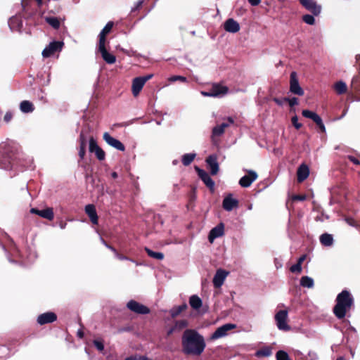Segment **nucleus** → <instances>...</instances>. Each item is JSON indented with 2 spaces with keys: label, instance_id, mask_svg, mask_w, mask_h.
Returning a JSON list of instances; mask_svg holds the SVG:
<instances>
[{
  "label": "nucleus",
  "instance_id": "f257e3e1",
  "mask_svg": "<svg viewBox=\"0 0 360 360\" xmlns=\"http://www.w3.org/2000/svg\"><path fill=\"white\" fill-rule=\"evenodd\" d=\"M182 352L186 355L200 356L206 347L204 337L195 329H186L181 338Z\"/></svg>",
  "mask_w": 360,
  "mask_h": 360
},
{
  "label": "nucleus",
  "instance_id": "f03ea898",
  "mask_svg": "<svg viewBox=\"0 0 360 360\" xmlns=\"http://www.w3.org/2000/svg\"><path fill=\"white\" fill-rule=\"evenodd\" d=\"M354 307V300L352 295L347 290H343L335 299V304L333 312L338 319H342Z\"/></svg>",
  "mask_w": 360,
  "mask_h": 360
},
{
  "label": "nucleus",
  "instance_id": "7ed1b4c3",
  "mask_svg": "<svg viewBox=\"0 0 360 360\" xmlns=\"http://www.w3.org/2000/svg\"><path fill=\"white\" fill-rule=\"evenodd\" d=\"M288 310H280L275 314L274 319L276 326L278 330L288 331L290 326L288 324Z\"/></svg>",
  "mask_w": 360,
  "mask_h": 360
},
{
  "label": "nucleus",
  "instance_id": "20e7f679",
  "mask_svg": "<svg viewBox=\"0 0 360 360\" xmlns=\"http://www.w3.org/2000/svg\"><path fill=\"white\" fill-rule=\"evenodd\" d=\"M153 77V75H147L143 77H135L132 81L131 91L134 96L139 94L140 91L143 89L144 84L147 81Z\"/></svg>",
  "mask_w": 360,
  "mask_h": 360
},
{
  "label": "nucleus",
  "instance_id": "39448f33",
  "mask_svg": "<svg viewBox=\"0 0 360 360\" xmlns=\"http://www.w3.org/2000/svg\"><path fill=\"white\" fill-rule=\"evenodd\" d=\"M236 326L233 323H226L218 328L211 335L210 340H215L227 335L228 331L236 328Z\"/></svg>",
  "mask_w": 360,
  "mask_h": 360
},
{
  "label": "nucleus",
  "instance_id": "423d86ee",
  "mask_svg": "<svg viewBox=\"0 0 360 360\" xmlns=\"http://www.w3.org/2000/svg\"><path fill=\"white\" fill-rule=\"evenodd\" d=\"M63 41H53L51 42L42 51V56L44 58H49L55 53L60 51L63 46Z\"/></svg>",
  "mask_w": 360,
  "mask_h": 360
},
{
  "label": "nucleus",
  "instance_id": "0eeeda50",
  "mask_svg": "<svg viewBox=\"0 0 360 360\" xmlns=\"http://www.w3.org/2000/svg\"><path fill=\"white\" fill-rule=\"evenodd\" d=\"M290 91L291 93L298 96H303L304 93V90L301 88V86L299 84L298 79L297 77V74L295 72H292L290 73Z\"/></svg>",
  "mask_w": 360,
  "mask_h": 360
},
{
  "label": "nucleus",
  "instance_id": "6e6552de",
  "mask_svg": "<svg viewBox=\"0 0 360 360\" xmlns=\"http://www.w3.org/2000/svg\"><path fill=\"white\" fill-rule=\"evenodd\" d=\"M127 307L131 311L139 314H147L150 312V309L147 307L135 300H130Z\"/></svg>",
  "mask_w": 360,
  "mask_h": 360
},
{
  "label": "nucleus",
  "instance_id": "1a4fd4ad",
  "mask_svg": "<svg viewBox=\"0 0 360 360\" xmlns=\"http://www.w3.org/2000/svg\"><path fill=\"white\" fill-rule=\"evenodd\" d=\"M300 4L314 15L321 13V6L318 5L314 0H299Z\"/></svg>",
  "mask_w": 360,
  "mask_h": 360
},
{
  "label": "nucleus",
  "instance_id": "9d476101",
  "mask_svg": "<svg viewBox=\"0 0 360 360\" xmlns=\"http://www.w3.org/2000/svg\"><path fill=\"white\" fill-rule=\"evenodd\" d=\"M257 178V174L253 170H248V174L243 176L239 180V184L241 187L248 188Z\"/></svg>",
  "mask_w": 360,
  "mask_h": 360
},
{
  "label": "nucleus",
  "instance_id": "9b49d317",
  "mask_svg": "<svg viewBox=\"0 0 360 360\" xmlns=\"http://www.w3.org/2000/svg\"><path fill=\"white\" fill-rule=\"evenodd\" d=\"M103 140L110 146L118 150L124 151L125 147L124 144L119 140L111 136L108 132H105L103 136Z\"/></svg>",
  "mask_w": 360,
  "mask_h": 360
},
{
  "label": "nucleus",
  "instance_id": "f8f14e48",
  "mask_svg": "<svg viewBox=\"0 0 360 360\" xmlns=\"http://www.w3.org/2000/svg\"><path fill=\"white\" fill-rule=\"evenodd\" d=\"M89 150L91 153H94L96 158H105L104 150L98 145L96 141L91 137L89 139Z\"/></svg>",
  "mask_w": 360,
  "mask_h": 360
},
{
  "label": "nucleus",
  "instance_id": "ddd939ff",
  "mask_svg": "<svg viewBox=\"0 0 360 360\" xmlns=\"http://www.w3.org/2000/svg\"><path fill=\"white\" fill-rule=\"evenodd\" d=\"M213 97H222L228 94L229 87L220 83L212 84L210 88Z\"/></svg>",
  "mask_w": 360,
  "mask_h": 360
},
{
  "label": "nucleus",
  "instance_id": "4468645a",
  "mask_svg": "<svg viewBox=\"0 0 360 360\" xmlns=\"http://www.w3.org/2000/svg\"><path fill=\"white\" fill-rule=\"evenodd\" d=\"M228 274H229V273L227 271H226L225 270H223L221 269H218L216 271V274L213 278L212 282H213L214 286L217 288H220L223 285Z\"/></svg>",
  "mask_w": 360,
  "mask_h": 360
},
{
  "label": "nucleus",
  "instance_id": "2eb2a0df",
  "mask_svg": "<svg viewBox=\"0 0 360 360\" xmlns=\"http://www.w3.org/2000/svg\"><path fill=\"white\" fill-rule=\"evenodd\" d=\"M224 233V226L222 223H220L219 224H218L217 226L211 229L208 236V240L212 243L216 238L222 236Z\"/></svg>",
  "mask_w": 360,
  "mask_h": 360
},
{
  "label": "nucleus",
  "instance_id": "dca6fc26",
  "mask_svg": "<svg viewBox=\"0 0 360 360\" xmlns=\"http://www.w3.org/2000/svg\"><path fill=\"white\" fill-rule=\"evenodd\" d=\"M98 51L101 53L103 59L108 64H113L115 63L116 57L106 50L105 44H98Z\"/></svg>",
  "mask_w": 360,
  "mask_h": 360
},
{
  "label": "nucleus",
  "instance_id": "f3484780",
  "mask_svg": "<svg viewBox=\"0 0 360 360\" xmlns=\"http://www.w3.org/2000/svg\"><path fill=\"white\" fill-rule=\"evenodd\" d=\"M198 174L204 184L211 190L214 189V181L211 179L210 175L203 169H199L195 167Z\"/></svg>",
  "mask_w": 360,
  "mask_h": 360
},
{
  "label": "nucleus",
  "instance_id": "a211bd4d",
  "mask_svg": "<svg viewBox=\"0 0 360 360\" xmlns=\"http://www.w3.org/2000/svg\"><path fill=\"white\" fill-rule=\"evenodd\" d=\"M57 319V316L53 312H46L40 314L37 318V323L39 325H44L54 322Z\"/></svg>",
  "mask_w": 360,
  "mask_h": 360
},
{
  "label": "nucleus",
  "instance_id": "6ab92c4d",
  "mask_svg": "<svg viewBox=\"0 0 360 360\" xmlns=\"http://www.w3.org/2000/svg\"><path fill=\"white\" fill-rule=\"evenodd\" d=\"M234 120L231 117H227V122H223L221 124L217 125L212 129L213 136H219L224 134L226 128L233 124Z\"/></svg>",
  "mask_w": 360,
  "mask_h": 360
},
{
  "label": "nucleus",
  "instance_id": "aec40b11",
  "mask_svg": "<svg viewBox=\"0 0 360 360\" xmlns=\"http://www.w3.org/2000/svg\"><path fill=\"white\" fill-rule=\"evenodd\" d=\"M309 172L310 170L309 166L305 163L301 164L297 170V181L301 183L307 179L309 175Z\"/></svg>",
  "mask_w": 360,
  "mask_h": 360
},
{
  "label": "nucleus",
  "instance_id": "412c9836",
  "mask_svg": "<svg viewBox=\"0 0 360 360\" xmlns=\"http://www.w3.org/2000/svg\"><path fill=\"white\" fill-rule=\"evenodd\" d=\"M188 326V321L186 319L176 321L174 322V326L167 330V336H169L173 333L180 332L183 329L187 328Z\"/></svg>",
  "mask_w": 360,
  "mask_h": 360
},
{
  "label": "nucleus",
  "instance_id": "4be33fe9",
  "mask_svg": "<svg viewBox=\"0 0 360 360\" xmlns=\"http://www.w3.org/2000/svg\"><path fill=\"white\" fill-rule=\"evenodd\" d=\"M224 29L228 32L236 33L240 30V25L234 19L229 18L224 23Z\"/></svg>",
  "mask_w": 360,
  "mask_h": 360
},
{
  "label": "nucleus",
  "instance_id": "5701e85b",
  "mask_svg": "<svg viewBox=\"0 0 360 360\" xmlns=\"http://www.w3.org/2000/svg\"><path fill=\"white\" fill-rule=\"evenodd\" d=\"M356 63L359 74L352 79L351 87L357 92L360 91V54L356 56Z\"/></svg>",
  "mask_w": 360,
  "mask_h": 360
},
{
  "label": "nucleus",
  "instance_id": "b1692460",
  "mask_svg": "<svg viewBox=\"0 0 360 360\" xmlns=\"http://www.w3.org/2000/svg\"><path fill=\"white\" fill-rule=\"evenodd\" d=\"M238 205V201L233 198L231 194L228 195L223 200V208L228 212L231 211L234 207H236Z\"/></svg>",
  "mask_w": 360,
  "mask_h": 360
},
{
  "label": "nucleus",
  "instance_id": "393cba45",
  "mask_svg": "<svg viewBox=\"0 0 360 360\" xmlns=\"http://www.w3.org/2000/svg\"><path fill=\"white\" fill-rule=\"evenodd\" d=\"M85 212L89 216L93 224H98V217L97 215L96 207L92 204H89L85 206Z\"/></svg>",
  "mask_w": 360,
  "mask_h": 360
},
{
  "label": "nucleus",
  "instance_id": "a878e982",
  "mask_svg": "<svg viewBox=\"0 0 360 360\" xmlns=\"http://www.w3.org/2000/svg\"><path fill=\"white\" fill-rule=\"evenodd\" d=\"M113 25H114V22L112 21H109L105 25V26L103 27V29L101 30V32H100V34L98 35V37H99L98 44H105L106 36L108 34H109L111 32V30L113 27Z\"/></svg>",
  "mask_w": 360,
  "mask_h": 360
},
{
  "label": "nucleus",
  "instance_id": "bb28decb",
  "mask_svg": "<svg viewBox=\"0 0 360 360\" xmlns=\"http://www.w3.org/2000/svg\"><path fill=\"white\" fill-rule=\"evenodd\" d=\"M217 159H206L207 168L212 175H215L219 171V163Z\"/></svg>",
  "mask_w": 360,
  "mask_h": 360
},
{
  "label": "nucleus",
  "instance_id": "cd10ccee",
  "mask_svg": "<svg viewBox=\"0 0 360 360\" xmlns=\"http://www.w3.org/2000/svg\"><path fill=\"white\" fill-rule=\"evenodd\" d=\"M272 354V347L270 346H264L258 349L255 355L257 357H269Z\"/></svg>",
  "mask_w": 360,
  "mask_h": 360
},
{
  "label": "nucleus",
  "instance_id": "c85d7f7f",
  "mask_svg": "<svg viewBox=\"0 0 360 360\" xmlns=\"http://www.w3.org/2000/svg\"><path fill=\"white\" fill-rule=\"evenodd\" d=\"M189 304L193 309L198 310L202 307V302L198 295H193L189 298Z\"/></svg>",
  "mask_w": 360,
  "mask_h": 360
},
{
  "label": "nucleus",
  "instance_id": "c756f323",
  "mask_svg": "<svg viewBox=\"0 0 360 360\" xmlns=\"http://www.w3.org/2000/svg\"><path fill=\"white\" fill-rule=\"evenodd\" d=\"M20 109L22 112H32L34 110L33 103L29 101H23L20 104Z\"/></svg>",
  "mask_w": 360,
  "mask_h": 360
},
{
  "label": "nucleus",
  "instance_id": "7c9ffc66",
  "mask_svg": "<svg viewBox=\"0 0 360 360\" xmlns=\"http://www.w3.org/2000/svg\"><path fill=\"white\" fill-rule=\"evenodd\" d=\"M320 242L321 243L326 247L331 246L333 243V238L331 234L329 233H323L320 236Z\"/></svg>",
  "mask_w": 360,
  "mask_h": 360
},
{
  "label": "nucleus",
  "instance_id": "2f4dec72",
  "mask_svg": "<svg viewBox=\"0 0 360 360\" xmlns=\"http://www.w3.org/2000/svg\"><path fill=\"white\" fill-rule=\"evenodd\" d=\"M86 140L84 136L82 134L79 136V158H84L86 153Z\"/></svg>",
  "mask_w": 360,
  "mask_h": 360
},
{
  "label": "nucleus",
  "instance_id": "473e14b6",
  "mask_svg": "<svg viewBox=\"0 0 360 360\" xmlns=\"http://www.w3.org/2000/svg\"><path fill=\"white\" fill-rule=\"evenodd\" d=\"M44 19H45L46 22H47L53 29H55V30L59 29V27L60 26V22L58 18L46 16V17H45Z\"/></svg>",
  "mask_w": 360,
  "mask_h": 360
},
{
  "label": "nucleus",
  "instance_id": "72a5a7b5",
  "mask_svg": "<svg viewBox=\"0 0 360 360\" xmlns=\"http://www.w3.org/2000/svg\"><path fill=\"white\" fill-rule=\"evenodd\" d=\"M334 89L338 94L341 95L347 92V86L344 82L339 81L334 84Z\"/></svg>",
  "mask_w": 360,
  "mask_h": 360
},
{
  "label": "nucleus",
  "instance_id": "f704fd0d",
  "mask_svg": "<svg viewBox=\"0 0 360 360\" xmlns=\"http://www.w3.org/2000/svg\"><path fill=\"white\" fill-rule=\"evenodd\" d=\"M39 216L48 220H52L54 217L53 210L51 207L40 210Z\"/></svg>",
  "mask_w": 360,
  "mask_h": 360
},
{
  "label": "nucleus",
  "instance_id": "c9c22d12",
  "mask_svg": "<svg viewBox=\"0 0 360 360\" xmlns=\"http://www.w3.org/2000/svg\"><path fill=\"white\" fill-rule=\"evenodd\" d=\"M300 285L304 288H312L314 285V282L312 278L305 276L301 278Z\"/></svg>",
  "mask_w": 360,
  "mask_h": 360
},
{
  "label": "nucleus",
  "instance_id": "e433bc0d",
  "mask_svg": "<svg viewBox=\"0 0 360 360\" xmlns=\"http://www.w3.org/2000/svg\"><path fill=\"white\" fill-rule=\"evenodd\" d=\"M145 251L147 252L148 255L152 258H154V259H156L158 260H162L164 259V255L162 252H154L147 247L145 248Z\"/></svg>",
  "mask_w": 360,
  "mask_h": 360
},
{
  "label": "nucleus",
  "instance_id": "4c0bfd02",
  "mask_svg": "<svg viewBox=\"0 0 360 360\" xmlns=\"http://www.w3.org/2000/svg\"><path fill=\"white\" fill-rule=\"evenodd\" d=\"M12 162L10 159H0V168L5 170H10L12 168Z\"/></svg>",
  "mask_w": 360,
  "mask_h": 360
},
{
  "label": "nucleus",
  "instance_id": "58836bf2",
  "mask_svg": "<svg viewBox=\"0 0 360 360\" xmlns=\"http://www.w3.org/2000/svg\"><path fill=\"white\" fill-rule=\"evenodd\" d=\"M108 248L109 250H110L115 254V257H117V259H119L120 260H129L132 262H134V261L133 259L118 253V252L116 250V249L115 248H113L112 246H108Z\"/></svg>",
  "mask_w": 360,
  "mask_h": 360
},
{
  "label": "nucleus",
  "instance_id": "ea45409f",
  "mask_svg": "<svg viewBox=\"0 0 360 360\" xmlns=\"http://www.w3.org/2000/svg\"><path fill=\"white\" fill-rule=\"evenodd\" d=\"M302 115L304 117L309 118L313 121L315 120L319 117L318 114L309 110H303L302 112Z\"/></svg>",
  "mask_w": 360,
  "mask_h": 360
},
{
  "label": "nucleus",
  "instance_id": "a19ab883",
  "mask_svg": "<svg viewBox=\"0 0 360 360\" xmlns=\"http://www.w3.org/2000/svg\"><path fill=\"white\" fill-rule=\"evenodd\" d=\"M276 360H290L288 354L283 350H279L276 354Z\"/></svg>",
  "mask_w": 360,
  "mask_h": 360
},
{
  "label": "nucleus",
  "instance_id": "79ce46f5",
  "mask_svg": "<svg viewBox=\"0 0 360 360\" xmlns=\"http://www.w3.org/2000/svg\"><path fill=\"white\" fill-rule=\"evenodd\" d=\"M314 122L316 124V125L319 128V130L321 133L326 132L325 125L322 121L321 117L319 115L315 120H314Z\"/></svg>",
  "mask_w": 360,
  "mask_h": 360
},
{
  "label": "nucleus",
  "instance_id": "37998d69",
  "mask_svg": "<svg viewBox=\"0 0 360 360\" xmlns=\"http://www.w3.org/2000/svg\"><path fill=\"white\" fill-rule=\"evenodd\" d=\"M303 21L308 25H314L315 23V19L313 15L306 14L302 16Z\"/></svg>",
  "mask_w": 360,
  "mask_h": 360
},
{
  "label": "nucleus",
  "instance_id": "c03bdc74",
  "mask_svg": "<svg viewBox=\"0 0 360 360\" xmlns=\"http://www.w3.org/2000/svg\"><path fill=\"white\" fill-rule=\"evenodd\" d=\"M285 102H288L290 107H293L295 105H298V98L296 97H293L292 98H289L287 97L283 98Z\"/></svg>",
  "mask_w": 360,
  "mask_h": 360
},
{
  "label": "nucleus",
  "instance_id": "a18cd8bd",
  "mask_svg": "<svg viewBox=\"0 0 360 360\" xmlns=\"http://www.w3.org/2000/svg\"><path fill=\"white\" fill-rule=\"evenodd\" d=\"M291 122L296 129H300L302 127V124L298 122V117L297 115H295L291 118Z\"/></svg>",
  "mask_w": 360,
  "mask_h": 360
},
{
  "label": "nucleus",
  "instance_id": "49530a36",
  "mask_svg": "<svg viewBox=\"0 0 360 360\" xmlns=\"http://www.w3.org/2000/svg\"><path fill=\"white\" fill-rule=\"evenodd\" d=\"M169 81L170 82L180 81L181 82H185L187 81V79H186V77H183V76L175 75V76L171 77L169 78Z\"/></svg>",
  "mask_w": 360,
  "mask_h": 360
},
{
  "label": "nucleus",
  "instance_id": "de8ad7c7",
  "mask_svg": "<svg viewBox=\"0 0 360 360\" xmlns=\"http://www.w3.org/2000/svg\"><path fill=\"white\" fill-rule=\"evenodd\" d=\"M302 271V265L300 264H295L291 266L290 267V271L292 273H300Z\"/></svg>",
  "mask_w": 360,
  "mask_h": 360
},
{
  "label": "nucleus",
  "instance_id": "09e8293b",
  "mask_svg": "<svg viewBox=\"0 0 360 360\" xmlns=\"http://www.w3.org/2000/svg\"><path fill=\"white\" fill-rule=\"evenodd\" d=\"M94 345L96 347V349L100 352H102L104 349V345L100 340H94Z\"/></svg>",
  "mask_w": 360,
  "mask_h": 360
},
{
  "label": "nucleus",
  "instance_id": "8fccbe9b",
  "mask_svg": "<svg viewBox=\"0 0 360 360\" xmlns=\"http://www.w3.org/2000/svg\"><path fill=\"white\" fill-rule=\"evenodd\" d=\"M143 3V0H140L136 3V6L131 11V15H134L137 11H139L142 7Z\"/></svg>",
  "mask_w": 360,
  "mask_h": 360
},
{
  "label": "nucleus",
  "instance_id": "3c124183",
  "mask_svg": "<svg viewBox=\"0 0 360 360\" xmlns=\"http://www.w3.org/2000/svg\"><path fill=\"white\" fill-rule=\"evenodd\" d=\"M169 313L172 317L174 318L181 314V309H179L178 307H174L170 309Z\"/></svg>",
  "mask_w": 360,
  "mask_h": 360
},
{
  "label": "nucleus",
  "instance_id": "603ef678",
  "mask_svg": "<svg viewBox=\"0 0 360 360\" xmlns=\"http://www.w3.org/2000/svg\"><path fill=\"white\" fill-rule=\"evenodd\" d=\"M13 118V113L10 111H8L6 112L4 117V120L6 122H9Z\"/></svg>",
  "mask_w": 360,
  "mask_h": 360
},
{
  "label": "nucleus",
  "instance_id": "864d4df0",
  "mask_svg": "<svg viewBox=\"0 0 360 360\" xmlns=\"http://www.w3.org/2000/svg\"><path fill=\"white\" fill-rule=\"evenodd\" d=\"M278 105H283V102H285V101L283 100V98H276V97H274L272 99Z\"/></svg>",
  "mask_w": 360,
  "mask_h": 360
},
{
  "label": "nucleus",
  "instance_id": "5fc2aeb1",
  "mask_svg": "<svg viewBox=\"0 0 360 360\" xmlns=\"http://www.w3.org/2000/svg\"><path fill=\"white\" fill-rule=\"evenodd\" d=\"M193 160V159H182V163L184 166H188Z\"/></svg>",
  "mask_w": 360,
  "mask_h": 360
},
{
  "label": "nucleus",
  "instance_id": "6e6d98bb",
  "mask_svg": "<svg viewBox=\"0 0 360 360\" xmlns=\"http://www.w3.org/2000/svg\"><path fill=\"white\" fill-rule=\"evenodd\" d=\"M197 154L195 153H186L181 158H195Z\"/></svg>",
  "mask_w": 360,
  "mask_h": 360
},
{
  "label": "nucleus",
  "instance_id": "4d7b16f0",
  "mask_svg": "<svg viewBox=\"0 0 360 360\" xmlns=\"http://www.w3.org/2000/svg\"><path fill=\"white\" fill-rule=\"evenodd\" d=\"M248 1L252 6H255L260 4L261 0H248Z\"/></svg>",
  "mask_w": 360,
  "mask_h": 360
},
{
  "label": "nucleus",
  "instance_id": "13d9d810",
  "mask_svg": "<svg viewBox=\"0 0 360 360\" xmlns=\"http://www.w3.org/2000/svg\"><path fill=\"white\" fill-rule=\"evenodd\" d=\"M201 94L205 96L213 97V95H212V91L210 89L208 91H202Z\"/></svg>",
  "mask_w": 360,
  "mask_h": 360
},
{
  "label": "nucleus",
  "instance_id": "bf43d9fd",
  "mask_svg": "<svg viewBox=\"0 0 360 360\" xmlns=\"http://www.w3.org/2000/svg\"><path fill=\"white\" fill-rule=\"evenodd\" d=\"M293 199L303 201L306 199V196L305 195H295V196H294Z\"/></svg>",
  "mask_w": 360,
  "mask_h": 360
},
{
  "label": "nucleus",
  "instance_id": "052dcab7",
  "mask_svg": "<svg viewBox=\"0 0 360 360\" xmlns=\"http://www.w3.org/2000/svg\"><path fill=\"white\" fill-rule=\"evenodd\" d=\"M274 263L276 269H279L282 267V264L281 262L278 261V259H274Z\"/></svg>",
  "mask_w": 360,
  "mask_h": 360
},
{
  "label": "nucleus",
  "instance_id": "680f3d73",
  "mask_svg": "<svg viewBox=\"0 0 360 360\" xmlns=\"http://www.w3.org/2000/svg\"><path fill=\"white\" fill-rule=\"evenodd\" d=\"M309 356H311V360H317L318 359V356L316 354V353H314V352H309Z\"/></svg>",
  "mask_w": 360,
  "mask_h": 360
},
{
  "label": "nucleus",
  "instance_id": "e2e57ef3",
  "mask_svg": "<svg viewBox=\"0 0 360 360\" xmlns=\"http://www.w3.org/2000/svg\"><path fill=\"white\" fill-rule=\"evenodd\" d=\"M30 212L39 215V213H40V210L37 208H32L30 210Z\"/></svg>",
  "mask_w": 360,
  "mask_h": 360
},
{
  "label": "nucleus",
  "instance_id": "0e129e2a",
  "mask_svg": "<svg viewBox=\"0 0 360 360\" xmlns=\"http://www.w3.org/2000/svg\"><path fill=\"white\" fill-rule=\"evenodd\" d=\"M179 309H181V313L187 308L186 304H183L181 305L177 306Z\"/></svg>",
  "mask_w": 360,
  "mask_h": 360
},
{
  "label": "nucleus",
  "instance_id": "69168bd1",
  "mask_svg": "<svg viewBox=\"0 0 360 360\" xmlns=\"http://www.w3.org/2000/svg\"><path fill=\"white\" fill-rule=\"evenodd\" d=\"M28 5V1L27 0H22V6L23 8V10H26V7Z\"/></svg>",
  "mask_w": 360,
  "mask_h": 360
},
{
  "label": "nucleus",
  "instance_id": "338daca9",
  "mask_svg": "<svg viewBox=\"0 0 360 360\" xmlns=\"http://www.w3.org/2000/svg\"><path fill=\"white\" fill-rule=\"evenodd\" d=\"M77 335L78 338H83V337H84V333L82 330H79L77 331Z\"/></svg>",
  "mask_w": 360,
  "mask_h": 360
},
{
  "label": "nucleus",
  "instance_id": "774afa93",
  "mask_svg": "<svg viewBox=\"0 0 360 360\" xmlns=\"http://www.w3.org/2000/svg\"><path fill=\"white\" fill-rule=\"evenodd\" d=\"M304 259H305V256L303 255V256H302V257H300L299 258L297 263L300 264L302 265V262H304Z\"/></svg>",
  "mask_w": 360,
  "mask_h": 360
}]
</instances>
